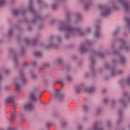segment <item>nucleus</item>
Wrapping results in <instances>:
<instances>
[{"instance_id":"nucleus-1","label":"nucleus","mask_w":130,"mask_h":130,"mask_svg":"<svg viewBox=\"0 0 130 130\" xmlns=\"http://www.w3.org/2000/svg\"><path fill=\"white\" fill-rule=\"evenodd\" d=\"M5 103H11L12 104H13V105H14V106H16V105H17V104H16V103H15L13 98H12L11 97L7 98L5 100Z\"/></svg>"},{"instance_id":"nucleus-2","label":"nucleus","mask_w":130,"mask_h":130,"mask_svg":"<svg viewBox=\"0 0 130 130\" xmlns=\"http://www.w3.org/2000/svg\"><path fill=\"white\" fill-rule=\"evenodd\" d=\"M29 97H30L31 100H32V101H36V96H35V92H31L29 95Z\"/></svg>"},{"instance_id":"nucleus-3","label":"nucleus","mask_w":130,"mask_h":130,"mask_svg":"<svg viewBox=\"0 0 130 130\" xmlns=\"http://www.w3.org/2000/svg\"><path fill=\"white\" fill-rule=\"evenodd\" d=\"M110 13V9H106L105 12L103 13V16H107L108 14Z\"/></svg>"},{"instance_id":"nucleus-4","label":"nucleus","mask_w":130,"mask_h":130,"mask_svg":"<svg viewBox=\"0 0 130 130\" xmlns=\"http://www.w3.org/2000/svg\"><path fill=\"white\" fill-rule=\"evenodd\" d=\"M25 108H26V109H28V110H31V109L33 108V106H32V105L31 104H29L26 105Z\"/></svg>"},{"instance_id":"nucleus-5","label":"nucleus","mask_w":130,"mask_h":130,"mask_svg":"<svg viewBox=\"0 0 130 130\" xmlns=\"http://www.w3.org/2000/svg\"><path fill=\"white\" fill-rule=\"evenodd\" d=\"M11 118L12 119H15V118H16V112L15 110L13 112H11Z\"/></svg>"},{"instance_id":"nucleus-6","label":"nucleus","mask_w":130,"mask_h":130,"mask_svg":"<svg viewBox=\"0 0 130 130\" xmlns=\"http://www.w3.org/2000/svg\"><path fill=\"white\" fill-rule=\"evenodd\" d=\"M124 8L125 11H128L129 9V4H128V3L124 4Z\"/></svg>"},{"instance_id":"nucleus-7","label":"nucleus","mask_w":130,"mask_h":130,"mask_svg":"<svg viewBox=\"0 0 130 130\" xmlns=\"http://www.w3.org/2000/svg\"><path fill=\"white\" fill-rule=\"evenodd\" d=\"M94 91H95V88H94V87H91L87 89L86 92H88V93H93Z\"/></svg>"},{"instance_id":"nucleus-8","label":"nucleus","mask_w":130,"mask_h":130,"mask_svg":"<svg viewBox=\"0 0 130 130\" xmlns=\"http://www.w3.org/2000/svg\"><path fill=\"white\" fill-rule=\"evenodd\" d=\"M16 87L15 89V92H16V93H19V92H20V85L18 83H16Z\"/></svg>"},{"instance_id":"nucleus-9","label":"nucleus","mask_w":130,"mask_h":130,"mask_svg":"<svg viewBox=\"0 0 130 130\" xmlns=\"http://www.w3.org/2000/svg\"><path fill=\"white\" fill-rule=\"evenodd\" d=\"M62 28H64V29H66V30H67V31H72V30H73V28H72L71 26H67L66 27H62Z\"/></svg>"},{"instance_id":"nucleus-10","label":"nucleus","mask_w":130,"mask_h":130,"mask_svg":"<svg viewBox=\"0 0 130 130\" xmlns=\"http://www.w3.org/2000/svg\"><path fill=\"white\" fill-rule=\"evenodd\" d=\"M35 55H36V56H41L42 54L41 52H37L35 53Z\"/></svg>"},{"instance_id":"nucleus-11","label":"nucleus","mask_w":130,"mask_h":130,"mask_svg":"<svg viewBox=\"0 0 130 130\" xmlns=\"http://www.w3.org/2000/svg\"><path fill=\"white\" fill-rule=\"evenodd\" d=\"M80 50L82 52H84V51H86V49L85 48V47L84 46H82L80 48Z\"/></svg>"},{"instance_id":"nucleus-12","label":"nucleus","mask_w":130,"mask_h":130,"mask_svg":"<svg viewBox=\"0 0 130 130\" xmlns=\"http://www.w3.org/2000/svg\"><path fill=\"white\" fill-rule=\"evenodd\" d=\"M99 35H100L99 31L96 30L95 33V36H96V37H99Z\"/></svg>"},{"instance_id":"nucleus-13","label":"nucleus","mask_w":130,"mask_h":130,"mask_svg":"<svg viewBox=\"0 0 130 130\" xmlns=\"http://www.w3.org/2000/svg\"><path fill=\"white\" fill-rule=\"evenodd\" d=\"M5 5V0H0V6H4Z\"/></svg>"},{"instance_id":"nucleus-14","label":"nucleus","mask_w":130,"mask_h":130,"mask_svg":"<svg viewBox=\"0 0 130 130\" xmlns=\"http://www.w3.org/2000/svg\"><path fill=\"white\" fill-rule=\"evenodd\" d=\"M19 13V11L18 10H15L14 12H13V14L14 15H17L18 14V13Z\"/></svg>"},{"instance_id":"nucleus-15","label":"nucleus","mask_w":130,"mask_h":130,"mask_svg":"<svg viewBox=\"0 0 130 130\" xmlns=\"http://www.w3.org/2000/svg\"><path fill=\"white\" fill-rule=\"evenodd\" d=\"M127 24H128V26H130V19L129 18H128L127 19Z\"/></svg>"},{"instance_id":"nucleus-16","label":"nucleus","mask_w":130,"mask_h":130,"mask_svg":"<svg viewBox=\"0 0 130 130\" xmlns=\"http://www.w3.org/2000/svg\"><path fill=\"white\" fill-rule=\"evenodd\" d=\"M57 61H58V63H59L60 62H62V59H61V58L58 59Z\"/></svg>"},{"instance_id":"nucleus-17","label":"nucleus","mask_w":130,"mask_h":130,"mask_svg":"<svg viewBox=\"0 0 130 130\" xmlns=\"http://www.w3.org/2000/svg\"><path fill=\"white\" fill-rule=\"evenodd\" d=\"M22 80L23 82H26V79L24 77L22 78Z\"/></svg>"},{"instance_id":"nucleus-18","label":"nucleus","mask_w":130,"mask_h":130,"mask_svg":"<svg viewBox=\"0 0 130 130\" xmlns=\"http://www.w3.org/2000/svg\"><path fill=\"white\" fill-rule=\"evenodd\" d=\"M8 130H16V129H14V128H13V127H10V128H8Z\"/></svg>"},{"instance_id":"nucleus-19","label":"nucleus","mask_w":130,"mask_h":130,"mask_svg":"<svg viewBox=\"0 0 130 130\" xmlns=\"http://www.w3.org/2000/svg\"><path fill=\"white\" fill-rule=\"evenodd\" d=\"M59 90H58L56 91V94H59Z\"/></svg>"},{"instance_id":"nucleus-20","label":"nucleus","mask_w":130,"mask_h":130,"mask_svg":"<svg viewBox=\"0 0 130 130\" xmlns=\"http://www.w3.org/2000/svg\"><path fill=\"white\" fill-rule=\"evenodd\" d=\"M90 31V28H87V32H89Z\"/></svg>"},{"instance_id":"nucleus-21","label":"nucleus","mask_w":130,"mask_h":130,"mask_svg":"<svg viewBox=\"0 0 130 130\" xmlns=\"http://www.w3.org/2000/svg\"><path fill=\"white\" fill-rule=\"evenodd\" d=\"M53 9H56V7H54V5L53 6Z\"/></svg>"},{"instance_id":"nucleus-22","label":"nucleus","mask_w":130,"mask_h":130,"mask_svg":"<svg viewBox=\"0 0 130 130\" xmlns=\"http://www.w3.org/2000/svg\"><path fill=\"white\" fill-rule=\"evenodd\" d=\"M128 82L130 83V79L128 80Z\"/></svg>"},{"instance_id":"nucleus-23","label":"nucleus","mask_w":130,"mask_h":130,"mask_svg":"<svg viewBox=\"0 0 130 130\" xmlns=\"http://www.w3.org/2000/svg\"><path fill=\"white\" fill-rule=\"evenodd\" d=\"M94 128L96 129V126H94Z\"/></svg>"},{"instance_id":"nucleus-24","label":"nucleus","mask_w":130,"mask_h":130,"mask_svg":"<svg viewBox=\"0 0 130 130\" xmlns=\"http://www.w3.org/2000/svg\"><path fill=\"white\" fill-rule=\"evenodd\" d=\"M122 60H124V58H122Z\"/></svg>"}]
</instances>
